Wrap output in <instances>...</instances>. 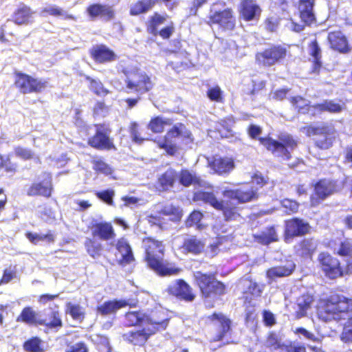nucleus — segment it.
Returning a JSON list of instances; mask_svg holds the SVG:
<instances>
[{
    "label": "nucleus",
    "mask_w": 352,
    "mask_h": 352,
    "mask_svg": "<svg viewBox=\"0 0 352 352\" xmlns=\"http://www.w3.org/2000/svg\"><path fill=\"white\" fill-rule=\"evenodd\" d=\"M116 249L118 253L116 256L121 264H129L134 260L131 248L125 239H121L118 240L116 244Z\"/></svg>",
    "instance_id": "20"
},
{
    "label": "nucleus",
    "mask_w": 352,
    "mask_h": 352,
    "mask_svg": "<svg viewBox=\"0 0 352 352\" xmlns=\"http://www.w3.org/2000/svg\"><path fill=\"white\" fill-rule=\"evenodd\" d=\"M196 200H201L205 203L209 204L217 210H222L226 220H236L239 217V214L236 212V208H230L228 206L219 201L213 194L206 192H197L195 194Z\"/></svg>",
    "instance_id": "10"
},
{
    "label": "nucleus",
    "mask_w": 352,
    "mask_h": 352,
    "mask_svg": "<svg viewBox=\"0 0 352 352\" xmlns=\"http://www.w3.org/2000/svg\"><path fill=\"white\" fill-rule=\"evenodd\" d=\"M179 177V182L185 186H188L197 182L196 175L188 170H182Z\"/></svg>",
    "instance_id": "49"
},
{
    "label": "nucleus",
    "mask_w": 352,
    "mask_h": 352,
    "mask_svg": "<svg viewBox=\"0 0 352 352\" xmlns=\"http://www.w3.org/2000/svg\"><path fill=\"white\" fill-rule=\"evenodd\" d=\"M89 144L97 148L109 149L113 146V144L107 135L99 129L97 130L96 134L89 140Z\"/></svg>",
    "instance_id": "30"
},
{
    "label": "nucleus",
    "mask_w": 352,
    "mask_h": 352,
    "mask_svg": "<svg viewBox=\"0 0 352 352\" xmlns=\"http://www.w3.org/2000/svg\"><path fill=\"white\" fill-rule=\"evenodd\" d=\"M223 195L226 197L237 200L239 202L244 203L254 200L256 197V190L252 189L250 190H244L239 189L236 190H225Z\"/></svg>",
    "instance_id": "26"
},
{
    "label": "nucleus",
    "mask_w": 352,
    "mask_h": 352,
    "mask_svg": "<svg viewBox=\"0 0 352 352\" xmlns=\"http://www.w3.org/2000/svg\"><path fill=\"white\" fill-rule=\"evenodd\" d=\"M207 96L212 101L222 102L223 100V91L219 86L209 88L207 91Z\"/></svg>",
    "instance_id": "51"
},
{
    "label": "nucleus",
    "mask_w": 352,
    "mask_h": 352,
    "mask_svg": "<svg viewBox=\"0 0 352 352\" xmlns=\"http://www.w3.org/2000/svg\"><path fill=\"white\" fill-rule=\"evenodd\" d=\"M15 85L23 94L40 92L47 87V81L34 78L25 74L17 73Z\"/></svg>",
    "instance_id": "9"
},
{
    "label": "nucleus",
    "mask_w": 352,
    "mask_h": 352,
    "mask_svg": "<svg viewBox=\"0 0 352 352\" xmlns=\"http://www.w3.org/2000/svg\"><path fill=\"white\" fill-rule=\"evenodd\" d=\"M17 321H23L28 324H39L41 320L37 319V314L32 308L25 307L18 317Z\"/></svg>",
    "instance_id": "42"
},
{
    "label": "nucleus",
    "mask_w": 352,
    "mask_h": 352,
    "mask_svg": "<svg viewBox=\"0 0 352 352\" xmlns=\"http://www.w3.org/2000/svg\"><path fill=\"white\" fill-rule=\"evenodd\" d=\"M294 333L298 335L302 336L305 338L311 340L314 342H319V339L311 332L307 331L305 328L299 327L296 328L294 331Z\"/></svg>",
    "instance_id": "58"
},
{
    "label": "nucleus",
    "mask_w": 352,
    "mask_h": 352,
    "mask_svg": "<svg viewBox=\"0 0 352 352\" xmlns=\"http://www.w3.org/2000/svg\"><path fill=\"white\" fill-rule=\"evenodd\" d=\"M257 241L264 245H267L272 242L276 241L278 238L274 228H270L266 232L261 234L254 235Z\"/></svg>",
    "instance_id": "43"
},
{
    "label": "nucleus",
    "mask_w": 352,
    "mask_h": 352,
    "mask_svg": "<svg viewBox=\"0 0 352 352\" xmlns=\"http://www.w3.org/2000/svg\"><path fill=\"white\" fill-rule=\"evenodd\" d=\"M202 214L199 211L192 212L186 221L187 226L197 225L202 218Z\"/></svg>",
    "instance_id": "62"
},
{
    "label": "nucleus",
    "mask_w": 352,
    "mask_h": 352,
    "mask_svg": "<svg viewBox=\"0 0 352 352\" xmlns=\"http://www.w3.org/2000/svg\"><path fill=\"white\" fill-rule=\"evenodd\" d=\"M291 102L302 113L306 112L305 107L309 105L308 101L300 96L292 98Z\"/></svg>",
    "instance_id": "57"
},
{
    "label": "nucleus",
    "mask_w": 352,
    "mask_h": 352,
    "mask_svg": "<svg viewBox=\"0 0 352 352\" xmlns=\"http://www.w3.org/2000/svg\"><path fill=\"white\" fill-rule=\"evenodd\" d=\"M27 238L33 243L36 244L40 241L52 242L54 240V236L51 232L47 234H38L28 232L26 234Z\"/></svg>",
    "instance_id": "46"
},
{
    "label": "nucleus",
    "mask_w": 352,
    "mask_h": 352,
    "mask_svg": "<svg viewBox=\"0 0 352 352\" xmlns=\"http://www.w3.org/2000/svg\"><path fill=\"white\" fill-rule=\"evenodd\" d=\"M259 140L267 150L272 151L274 155L282 157L284 160L290 158V151L297 146L296 141L287 134L280 135L279 136L280 142L271 138H261Z\"/></svg>",
    "instance_id": "4"
},
{
    "label": "nucleus",
    "mask_w": 352,
    "mask_h": 352,
    "mask_svg": "<svg viewBox=\"0 0 352 352\" xmlns=\"http://www.w3.org/2000/svg\"><path fill=\"white\" fill-rule=\"evenodd\" d=\"M129 303L126 300H113L105 301L97 307V313L102 316L115 314L118 309L125 307Z\"/></svg>",
    "instance_id": "21"
},
{
    "label": "nucleus",
    "mask_w": 352,
    "mask_h": 352,
    "mask_svg": "<svg viewBox=\"0 0 352 352\" xmlns=\"http://www.w3.org/2000/svg\"><path fill=\"white\" fill-rule=\"evenodd\" d=\"M46 14L54 16H59L62 17L64 19H72L75 20V17L68 14L66 11L63 10L62 8L55 6V5H50L45 8H44L41 12V15L43 16H45Z\"/></svg>",
    "instance_id": "37"
},
{
    "label": "nucleus",
    "mask_w": 352,
    "mask_h": 352,
    "mask_svg": "<svg viewBox=\"0 0 352 352\" xmlns=\"http://www.w3.org/2000/svg\"><path fill=\"white\" fill-rule=\"evenodd\" d=\"M212 320L214 325L221 328V331L214 341L220 340L230 329L231 321L221 314H214L212 316Z\"/></svg>",
    "instance_id": "31"
},
{
    "label": "nucleus",
    "mask_w": 352,
    "mask_h": 352,
    "mask_svg": "<svg viewBox=\"0 0 352 352\" xmlns=\"http://www.w3.org/2000/svg\"><path fill=\"white\" fill-rule=\"evenodd\" d=\"M309 136L318 135L316 145L322 149H327L331 146L336 137V131L331 124H321L309 126L307 129Z\"/></svg>",
    "instance_id": "5"
},
{
    "label": "nucleus",
    "mask_w": 352,
    "mask_h": 352,
    "mask_svg": "<svg viewBox=\"0 0 352 352\" xmlns=\"http://www.w3.org/2000/svg\"><path fill=\"white\" fill-rule=\"evenodd\" d=\"M315 190L320 199H324L336 190V185L331 181L321 180L316 185Z\"/></svg>",
    "instance_id": "32"
},
{
    "label": "nucleus",
    "mask_w": 352,
    "mask_h": 352,
    "mask_svg": "<svg viewBox=\"0 0 352 352\" xmlns=\"http://www.w3.org/2000/svg\"><path fill=\"white\" fill-rule=\"evenodd\" d=\"M309 54L313 58V62L314 63V72H318L319 68L321 67V50L316 41H313L309 45L308 48Z\"/></svg>",
    "instance_id": "41"
},
{
    "label": "nucleus",
    "mask_w": 352,
    "mask_h": 352,
    "mask_svg": "<svg viewBox=\"0 0 352 352\" xmlns=\"http://www.w3.org/2000/svg\"><path fill=\"white\" fill-rule=\"evenodd\" d=\"M96 196L107 204L112 206L113 204V197L115 192L113 190H107L102 192H96Z\"/></svg>",
    "instance_id": "54"
},
{
    "label": "nucleus",
    "mask_w": 352,
    "mask_h": 352,
    "mask_svg": "<svg viewBox=\"0 0 352 352\" xmlns=\"http://www.w3.org/2000/svg\"><path fill=\"white\" fill-rule=\"evenodd\" d=\"M209 23H216L221 28L232 30L234 27L235 19L230 9L225 7L223 3H217L212 6Z\"/></svg>",
    "instance_id": "6"
},
{
    "label": "nucleus",
    "mask_w": 352,
    "mask_h": 352,
    "mask_svg": "<svg viewBox=\"0 0 352 352\" xmlns=\"http://www.w3.org/2000/svg\"><path fill=\"white\" fill-rule=\"evenodd\" d=\"M161 212L165 215H173V217H172L171 219H178L182 217L181 210L173 205H167L164 206Z\"/></svg>",
    "instance_id": "53"
},
{
    "label": "nucleus",
    "mask_w": 352,
    "mask_h": 352,
    "mask_svg": "<svg viewBox=\"0 0 352 352\" xmlns=\"http://www.w3.org/2000/svg\"><path fill=\"white\" fill-rule=\"evenodd\" d=\"M315 0H299L298 10L302 21L306 24H311L315 21L313 11Z\"/></svg>",
    "instance_id": "24"
},
{
    "label": "nucleus",
    "mask_w": 352,
    "mask_h": 352,
    "mask_svg": "<svg viewBox=\"0 0 352 352\" xmlns=\"http://www.w3.org/2000/svg\"><path fill=\"white\" fill-rule=\"evenodd\" d=\"M168 292L177 297L187 301H191L195 298L189 285L182 280H177L170 285L168 288Z\"/></svg>",
    "instance_id": "17"
},
{
    "label": "nucleus",
    "mask_w": 352,
    "mask_h": 352,
    "mask_svg": "<svg viewBox=\"0 0 352 352\" xmlns=\"http://www.w3.org/2000/svg\"><path fill=\"white\" fill-rule=\"evenodd\" d=\"M107 111V107L106 105L101 102H98L96 104L94 113L95 115L104 116Z\"/></svg>",
    "instance_id": "64"
},
{
    "label": "nucleus",
    "mask_w": 352,
    "mask_h": 352,
    "mask_svg": "<svg viewBox=\"0 0 352 352\" xmlns=\"http://www.w3.org/2000/svg\"><path fill=\"white\" fill-rule=\"evenodd\" d=\"M160 327L151 324V327H143L142 331L126 333L124 335V338L126 340L135 345H142L151 335L155 333L158 330Z\"/></svg>",
    "instance_id": "15"
},
{
    "label": "nucleus",
    "mask_w": 352,
    "mask_h": 352,
    "mask_svg": "<svg viewBox=\"0 0 352 352\" xmlns=\"http://www.w3.org/2000/svg\"><path fill=\"white\" fill-rule=\"evenodd\" d=\"M176 173L173 170H168L158 179L160 190H167L173 187L176 179Z\"/></svg>",
    "instance_id": "35"
},
{
    "label": "nucleus",
    "mask_w": 352,
    "mask_h": 352,
    "mask_svg": "<svg viewBox=\"0 0 352 352\" xmlns=\"http://www.w3.org/2000/svg\"><path fill=\"white\" fill-rule=\"evenodd\" d=\"M87 79L90 81V89L96 94L98 96H105L109 93L108 90L103 87V85L100 81L89 77Z\"/></svg>",
    "instance_id": "50"
},
{
    "label": "nucleus",
    "mask_w": 352,
    "mask_h": 352,
    "mask_svg": "<svg viewBox=\"0 0 352 352\" xmlns=\"http://www.w3.org/2000/svg\"><path fill=\"white\" fill-rule=\"evenodd\" d=\"M93 168L96 171L106 175H109L113 172L111 167L100 159L93 160Z\"/></svg>",
    "instance_id": "47"
},
{
    "label": "nucleus",
    "mask_w": 352,
    "mask_h": 352,
    "mask_svg": "<svg viewBox=\"0 0 352 352\" xmlns=\"http://www.w3.org/2000/svg\"><path fill=\"white\" fill-rule=\"evenodd\" d=\"M126 318L130 325H140L142 327H151V324H154L155 326H160L162 328H164L167 324L166 320L162 321L153 320L142 312H129L126 314Z\"/></svg>",
    "instance_id": "13"
},
{
    "label": "nucleus",
    "mask_w": 352,
    "mask_h": 352,
    "mask_svg": "<svg viewBox=\"0 0 352 352\" xmlns=\"http://www.w3.org/2000/svg\"><path fill=\"white\" fill-rule=\"evenodd\" d=\"M309 225L299 219H292L285 223V240L289 241L290 238L302 235L309 232Z\"/></svg>",
    "instance_id": "14"
},
{
    "label": "nucleus",
    "mask_w": 352,
    "mask_h": 352,
    "mask_svg": "<svg viewBox=\"0 0 352 352\" xmlns=\"http://www.w3.org/2000/svg\"><path fill=\"white\" fill-rule=\"evenodd\" d=\"M295 266L292 261H287L285 265L272 267L267 271V278L270 281H273L277 278L287 276L293 272Z\"/></svg>",
    "instance_id": "23"
},
{
    "label": "nucleus",
    "mask_w": 352,
    "mask_h": 352,
    "mask_svg": "<svg viewBox=\"0 0 352 352\" xmlns=\"http://www.w3.org/2000/svg\"><path fill=\"white\" fill-rule=\"evenodd\" d=\"M287 54L285 48L275 46L256 54V60L264 65L271 66L283 59Z\"/></svg>",
    "instance_id": "12"
},
{
    "label": "nucleus",
    "mask_w": 352,
    "mask_h": 352,
    "mask_svg": "<svg viewBox=\"0 0 352 352\" xmlns=\"http://www.w3.org/2000/svg\"><path fill=\"white\" fill-rule=\"evenodd\" d=\"M265 346L270 349H277L280 347V342L275 333H270L265 342Z\"/></svg>",
    "instance_id": "59"
},
{
    "label": "nucleus",
    "mask_w": 352,
    "mask_h": 352,
    "mask_svg": "<svg viewBox=\"0 0 352 352\" xmlns=\"http://www.w3.org/2000/svg\"><path fill=\"white\" fill-rule=\"evenodd\" d=\"M91 232L94 236L102 240H109L115 236L113 227L110 223L100 222L92 225Z\"/></svg>",
    "instance_id": "22"
},
{
    "label": "nucleus",
    "mask_w": 352,
    "mask_h": 352,
    "mask_svg": "<svg viewBox=\"0 0 352 352\" xmlns=\"http://www.w3.org/2000/svg\"><path fill=\"white\" fill-rule=\"evenodd\" d=\"M66 313L69 314L74 320L82 321L85 318V310L80 305L67 302L66 305Z\"/></svg>",
    "instance_id": "40"
},
{
    "label": "nucleus",
    "mask_w": 352,
    "mask_h": 352,
    "mask_svg": "<svg viewBox=\"0 0 352 352\" xmlns=\"http://www.w3.org/2000/svg\"><path fill=\"white\" fill-rule=\"evenodd\" d=\"M91 55L95 62L107 63L118 59L117 54L104 45H97L91 50Z\"/></svg>",
    "instance_id": "16"
},
{
    "label": "nucleus",
    "mask_w": 352,
    "mask_h": 352,
    "mask_svg": "<svg viewBox=\"0 0 352 352\" xmlns=\"http://www.w3.org/2000/svg\"><path fill=\"white\" fill-rule=\"evenodd\" d=\"M205 243L194 236L186 239L182 245V249L194 254H199L203 251Z\"/></svg>",
    "instance_id": "33"
},
{
    "label": "nucleus",
    "mask_w": 352,
    "mask_h": 352,
    "mask_svg": "<svg viewBox=\"0 0 352 352\" xmlns=\"http://www.w3.org/2000/svg\"><path fill=\"white\" fill-rule=\"evenodd\" d=\"M40 344L41 341L39 339L33 338L25 342L24 349L31 352H38L41 350Z\"/></svg>",
    "instance_id": "56"
},
{
    "label": "nucleus",
    "mask_w": 352,
    "mask_h": 352,
    "mask_svg": "<svg viewBox=\"0 0 352 352\" xmlns=\"http://www.w3.org/2000/svg\"><path fill=\"white\" fill-rule=\"evenodd\" d=\"M157 0H141L131 7L130 13L131 15H138L143 12H147L150 10L156 3Z\"/></svg>",
    "instance_id": "38"
},
{
    "label": "nucleus",
    "mask_w": 352,
    "mask_h": 352,
    "mask_svg": "<svg viewBox=\"0 0 352 352\" xmlns=\"http://www.w3.org/2000/svg\"><path fill=\"white\" fill-rule=\"evenodd\" d=\"M172 124L173 120L171 119L163 116H157L151 120L148 129L153 133H162L164 131L165 126H170Z\"/></svg>",
    "instance_id": "34"
},
{
    "label": "nucleus",
    "mask_w": 352,
    "mask_h": 352,
    "mask_svg": "<svg viewBox=\"0 0 352 352\" xmlns=\"http://www.w3.org/2000/svg\"><path fill=\"white\" fill-rule=\"evenodd\" d=\"M318 260L323 272L331 279L347 274L346 270H341L339 261L327 253H320L318 256Z\"/></svg>",
    "instance_id": "11"
},
{
    "label": "nucleus",
    "mask_w": 352,
    "mask_h": 352,
    "mask_svg": "<svg viewBox=\"0 0 352 352\" xmlns=\"http://www.w3.org/2000/svg\"><path fill=\"white\" fill-rule=\"evenodd\" d=\"M209 166L218 174L227 173L234 168V163L232 158L219 157L212 161H208Z\"/></svg>",
    "instance_id": "25"
},
{
    "label": "nucleus",
    "mask_w": 352,
    "mask_h": 352,
    "mask_svg": "<svg viewBox=\"0 0 352 352\" xmlns=\"http://www.w3.org/2000/svg\"><path fill=\"white\" fill-rule=\"evenodd\" d=\"M193 142L191 132L181 123L175 124L164 137L156 140L157 146L168 154L174 155L178 148L177 144L187 145Z\"/></svg>",
    "instance_id": "3"
},
{
    "label": "nucleus",
    "mask_w": 352,
    "mask_h": 352,
    "mask_svg": "<svg viewBox=\"0 0 352 352\" xmlns=\"http://www.w3.org/2000/svg\"><path fill=\"white\" fill-rule=\"evenodd\" d=\"M126 80V87L131 91L144 93L150 90L153 84L150 78L144 72L137 69L124 72Z\"/></svg>",
    "instance_id": "8"
},
{
    "label": "nucleus",
    "mask_w": 352,
    "mask_h": 352,
    "mask_svg": "<svg viewBox=\"0 0 352 352\" xmlns=\"http://www.w3.org/2000/svg\"><path fill=\"white\" fill-rule=\"evenodd\" d=\"M14 153L16 157L24 160H30L34 157V153L32 150L21 146L16 147L14 148Z\"/></svg>",
    "instance_id": "52"
},
{
    "label": "nucleus",
    "mask_w": 352,
    "mask_h": 352,
    "mask_svg": "<svg viewBox=\"0 0 352 352\" xmlns=\"http://www.w3.org/2000/svg\"><path fill=\"white\" fill-rule=\"evenodd\" d=\"M194 276L204 297L208 298L212 294H221L223 293L224 285L218 281L214 275H208L201 272H196Z\"/></svg>",
    "instance_id": "7"
},
{
    "label": "nucleus",
    "mask_w": 352,
    "mask_h": 352,
    "mask_svg": "<svg viewBox=\"0 0 352 352\" xmlns=\"http://www.w3.org/2000/svg\"><path fill=\"white\" fill-rule=\"evenodd\" d=\"M281 204L288 212H296L298 210L299 204L292 199H285L282 201Z\"/></svg>",
    "instance_id": "60"
},
{
    "label": "nucleus",
    "mask_w": 352,
    "mask_h": 352,
    "mask_svg": "<svg viewBox=\"0 0 352 352\" xmlns=\"http://www.w3.org/2000/svg\"><path fill=\"white\" fill-rule=\"evenodd\" d=\"M260 13V8L252 0H245L242 3L241 14L246 21L256 19Z\"/></svg>",
    "instance_id": "28"
},
{
    "label": "nucleus",
    "mask_w": 352,
    "mask_h": 352,
    "mask_svg": "<svg viewBox=\"0 0 352 352\" xmlns=\"http://www.w3.org/2000/svg\"><path fill=\"white\" fill-rule=\"evenodd\" d=\"M142 245L148 265L157 274L166 276L177 274L179 272L180 270L174 265L163 261L164 247L162 242L146 238L143 240Z\"/></svg>",
    "instance_id": "2"
},
{
    "label": "nucleus",
    "mask_w": 352,
    "mask_h": 352,
    "mask_svg": "<svg viewBox=\"0 0 352 352\" xmlns=\"http://www.w3.org/2000/svg\"><path fill=\"white\" fill-rule=\"evenodd\" d=\"M87 12L91 18L100 17L105 21H110L114 17V10L108 5L92 4L87 8Z\"/></svg>",
    "instance_id": "18"
},
{
    "label": "nucleus",
    "mask_w": 352,
    "mask_h": 352,
    "mask_svg": "<svg viewBox=\"0 0 352 352\" xmlns=\"http://www.w3.org/2000/svg\"><path fill=\"white\" fill-rule=\"evenodd\" d=\"M34 14L30 8L23 6L14 12L13 20L18 25L28 24L33 22Z\"/></svg>",
    "instance_id": "29"
},
{
    "label": "nucleus",
    "mask_w": 352,
    "mask_h": 352,
    "mask_svg": "<svg viewBox=\"0 0 352 352\" xmlns=\"http://www.w3.org/2000/svg\"><path fill=\"white\" fill-rule=\"evenodd\" d=\"M317 248V242L312 239H304L297 247L296 252L302 256H311Z\"/></svg>",
    "instance_id": "36"
},
{
    "label": "nucleus",
    "mask_w": 352,
    "mask_h": 352,
    "mask_svg": "<svg viewBox=\"0 0 352 352\" xmlns=\"http://www.w3.org/2000/svg\"><path fill=\"white\" fill-rule=\"evenodd\" d=\"M45 178L43 182L34 184L28 191L30 195H43L50 197L51 195V176L50 174L45 173Z\"/></svg>",
    "instance_id": "27"
},
{
    "label": "nucleus",
    "mask_w": 352,
    "mask_h": 352,
    "mask_svg": "<svg viewBox=\"0 0 352 352\" xmlns=\"http://www.w3.org/2000/svg\"><path fill=\"white\" fill-rule=\"evenodd\" d=\"M318 108L322 111H327L331 113L340 112L343 106L332 100L324 101L322 104H318Z\"/></svg>",
    "instance_id": "48"
},
{
    "label": "nucleus",
    "mask_w": 352,
    "mask_h": 352,
    "mask_svg": "<svg viewBox=\"0 0 352 352\" xmlns=\"http://www.w3.org/2000/svg\"><path fill=\"white\" fill-rule=\"evenodd\" d=\"M318 314L324 321L346 320L341 340L344 342H352L351 299L337 294L322 299L318 304Z\"/></svg>",
    "instance_id": "1"
},
{
    "label": "nucleus",
    "mask_w": 352,
    "mask_h": 352,
    "mask_svg": "<svg viewBox=\"0 0 352 352\" xmlns=\"http://www.w3.org/2000/svg\"><path fill=\"white\" fill-rule=\"evenodd\" d=\"M39 324H45L50 327H60L62 326V321L58 312L52 311L51 315L45 320H41Z\"/></svg>",
    "instance_id": "45"
},
{
    "label": "nucleus",
    "mask_w": 352,
    "mask_h": 352,
    "mask_svg": "<svg viewBox=\"0 0 352 352\" xmlns=\"http://www.w3.org/2000/svg\"><path fill=\"white\" fill-rule=\"evenodd\" d=\"M328 41L331 47L341 53H346L349 51V47L346 36L340 31L329 33Z\"/></svg>",
    "instance_id": "19"
},
{
    "label": "nucleus",
    "mask_w": 352,
    "mask_h": 352,
    "mask_svg": "<svg viewBox=\"0 0 352 352\" xmlns=\"http://www.w3.org/2000/svg\"><path fill=\"white\" fill-rule=\"evenodd\" d=\"M122 200L124 201V206L134 208L136 206L143 205L144 201L142 199H139L135 197H123Z\"/></svg>",
    "instance_id": "55"
},
{
    "label": "nucleus",
    "mask_w": 352,
    "mask_h": 352,
    "mask_svg": "<svg viewBox=\"0 0 352 352\" xmlns=\"http://www.w3.org/2000/svg\"><path fill=\"white\" fill-rule=\"evenodd\" d=\"M314 302V297L310 294H303L297 300V305L299 307L298 311V317H303L305 316L307 310L310 308Z\"/></svg>",
    "instance_id": "39"
},
{
    "label": "nucleus",
    "mask_w": 352,
    "mask_h": 352,
    "mask_svg": "<svg viewBox=\"0 0 352 352\" xmlns=\"http://www.w3.org/2000/svg\"><path fill=\"white\" fill-rule=\"evenodd\" d=\"M338 254L341 256H346L352 252V244L348 240L341 243L339 248L337 250Z\"/></svg>",
    "instance_id": "61"
},
{
    "label": "nucleus",
    "mask_w": 352,
    "mask_h": 352,
    "mask_svg": "<svg viewBox=\"0 0 352 352\" xmlns=\"http://www.w3.org/2000/svg\"><path fill=\"white\" fill-rule=\"evenodd\" d=\"M85 245L88 254L93 258L100 256L101 252V245L96 241L91 239H87Z\"/></svg>",
    "instance_id": "44"
},
{
    "label": "nucleus",
    "mask_w": 352,
    "mask_h": 352,
    "mask_svg": "<svg viewBox=\"0 0 352 352\" xmlns=\"http://www.w3.org/2000/svg\"><path fill=\"white\" fill-rule=\"evenodd\" d=\"M66 352H87V348L85 344L78 342L74 344L68 345Z\"/></svg>",
    "instance_id": "63"
}]
</instances>
